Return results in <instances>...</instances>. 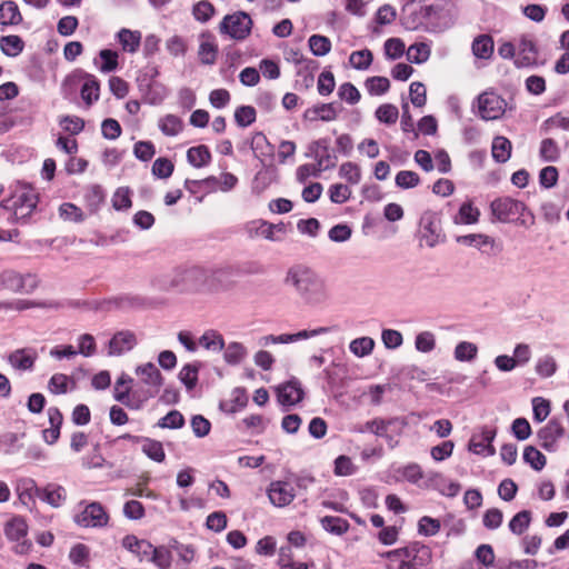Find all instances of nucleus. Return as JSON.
<instances>
[{
    "label": "nucleus",
    "instance_id": "39",
    "mask_svg": "<svg viewBox=\"0 0 569 569\" xmlns=\"http://www.w3.org/2000/svg\"><path fill=\"white\" fill-rule=\"evenodd\" d=\"M28 532V526L23 518L14 517L6 523L4 533L12 541L24 539Z\"/></svg>",
    "mask_w": 569,
    "mask_h": 569
},
{
    "label": "nucleus",
    "instance_id": "51",
    "mask_svg": "<svg viewBox=\"0 0 569 569\" xmlns=\"http://www.w3.org/2000/svg\"><path fill=\"white\" fill-rule=\"evenodd\" d=\"M478 348L475 343L469 341L459 342L453 351V357L460 362H470L476 359Z\"/></svg>",
    "mask_w": 569,
    "mask_h": 569
},
{
    "label": "nucleus",
    "instance_id": "58",
    "mask_svg": "<svg viewBox=\"0 0 569 569\" xmlns=\"http://www.w3.org/2000/svg\"><path fill=\"white\" fill-rule=\"evenodd\" d=\"M540 157L547 162H556L560 157V150L553 139H543L540 143Z\"/></svg>",
    "mask_w": 569,
    "mask_h": 569
},
{
    "label": "nucleus",
    "instance_id": "42",
    "mask_svg": "<svg viewBox=\"0 0 569 569\" xmlns=\"http://www.w3.org/2000/svg\"><path fill=\"white\" fill-rule=\"evenodd\" d=\"M376 342L371 337H359L350 341V352L358 357L365 358L370 356L375 349Z\"/></svg>",
    "mask_w": 569,
    "mask_h": 569
},
{
    "label": "nucleus",
    "instance_id": "33",
    "mask_svg": "<svg viewBox=\"0 0 569 569\" xmlns=\"http://www.w3.org/2000/svg\"><path fill=\"white\" fill-rule=\"evenodd\" d=\"M17 492L19 500L24 506H30L34 501V497L39 498L40 488L37 487L33 479L23 478L20 479L17 483Z\"/></svg>",
    "mask_w": 569,
    "mask_h": 569
},
{
    "label": "nucleus",
    "instance_id": "18",
    "mask_svg": "<svg viewBox=\"0 0 569 569\" xmlns=\"http://www.w3.org/2000/svg\"><path fill=\"white\" fill-rule=\"evenodd\" d=\"M38 358V353L32 348H22L12 351L8 356L9 365L19 371H31L34 367V362Z\"/></svg>",
    "mask_w": 569,
    "mask_h": 569
},
{
    "label": "nucleus",
    "instance_id": "53",
    "mask_svg": "<svg viewBox=\"0 0 569 569\" xmlns=\"http://www.w3.org/2000/svg\"><path fill=\"white\" fill-rule=\"evenodd\" d=\"M309 48L313 56L323 57L331 50V41L329 38L320 34H312L308 40Z\"/></svg>",
    "mask_w": 569,
    "mask_h": 569
},
{
    "label": "nucleus",
    "instance_id": "12",
    "mask_svg": "<svg viewBox=\"0 0 569 569\" xmlns=\"http://www.w3.org/2000/svg\"><path fill=\"white\" fill-rule=\"evenodd\" d=\"M306 156L313 158L316 160V164L322 171L335 168L338 160L335 152L330 149L329 138H321L312 141L308 147Z\"/></svg>",
    "mask_w": 569,
    "mask_h": 569
},
{
    "label": "nucleus",
    "instance_id": "28",
    "mask_svg": "<svg viewBox=\"0 0 569 569\" xmlns=\"http://www.w3.org/2000/svg\"><path fill=\"white\" fill-rule=\"evenodd\" d=\"M340 109L336 103H321L307 109L305 117L311 121H332L338 117Z\"/></svg>",
    "mask_w": 569,
    "mask_h": 569
},
{
    "label": "nucleus",
    "instance_id": "61",
    "mask_svg": "<svg viewBox=\"0 0 569 569\" xmlns=\"http://www.w3.org/2000/svg\"><path fill=\"white\" fill-rule=\"evenodd\" d=\"M395 182L400 189H411L420 183V177L415 171L401 170L397 173Z\"/></svg>",
    "mask_w": 569,
    "mask_h": 569
},
{
    "label": "nucleus",
    "instance_id": "27",
    "mask_svg": "<svg viewBox=\"0 0 569 569\" xmlns=\"http://www.w3.org/2000/svg\"><path fill=\"white\" fill-rule=\"evenodd\" d=\"M480 211L470 200L462 202L451 219L455 224H475L479 221Z\"/></svg>",
    "mask_w": 569,
    "mask_h": 569
},
{
    "label": "nucleus",
    "instance_id": "45",
    "mask_svg": "<svg viewBox=\"0 0 569 569\" xmlns=\"http://www.w3.org/2000/svg\"><path fill=\"white\" fill-rule=\"evenodd\" d=\"M148 561L159 569H169L172 562L171 551L164 546H153Z\"/></svg>",
    "mask_w": 569,
    "mask_h": 569
},
{
    "label": "nucleus",
    "instance_id": "23",
    "mask_svg": "<svg viewBox=\"0 0 569 569\" xmlns=\"http://www.w3.org/2000/svg\"><path fill=\"white\" fill-rule=\"evenodd\" d=\"M495 436V430H487L479 436H473L469 441V451L483 457L493 456L495 447L492 446V441Z\"/></svg>",
    "mask_w": 569,
    "mask_h": 569
},
{
    "label": "nucleus",
    "instance_id": "59",
    "mask_svg": "<svg viewBox=\"0 0 569 569\" xmlns=\"http://www.w3.org/2000/svg\"><path fill=\"white\" fill-rule=\"evenodd\" d=\"M372 60L373 56L368 49L353 51L349 58L351 66L357 70H367L371 66Z\"/></svg>",
    "mask_w": 569,
    "mask_h": 569
},
{
    "label": "nucleus",
    "instance_id": "19",
    "mask_svg": "<svg viewBox=\"0 0 569 569\" xmlns=\"http://www.w3.org/2000/svg\"><path fill=\"white\" fill-rule=\"evenodd\" d=\"M278 401L282 406L291 407L303 398V390L298 380H290L277 388Z\"/></svg>",
    "mask_w": 569,
    "mask_h": 569
},
{
    "label": "nucleus",
    "instance_id": "49",
    "mask_svg": "<svg viewBox=\"0 0 569 569\" xmlns=\"http://www.w3.org/2000/svg\"><path fill=\"white\" fill-rule=\"evenodd\" d=\"M247 348L240 342H230L223 353V359L227 363L236 366L239 365L247 357Z\"/></svg>",
    "mask_w": 569,
    "mask_h": 569
},
{
    "label": "nucleus",
    "instance_id": "20",
    "mask_svg": "<svg viewBox=\"0 0 569 569\" xmlns=\"http://www.w3.org/2000/svg\"><path fill=\"white\" fill-rule=\"evenodd\" d=\"M137 345L136 335L130 330L117 332L109 342V355L120 356L133 349Z\"/></svg>",
    "mask_w": 569,
    "mask_h": 569
},
{
    "label": "nucleus",
    "instance_id": "31",
    "mask_svg": "<svg viewBox=\"0 0 569 569\" xmlns=\"http://www.w3.org/2000/svg\"><path fill=\"white\" fill-rule=\"evenodd\" d=\"M250 147L256 156L262 163L273 157L274 148L269 142L268 138L262 132H256L252 136Z\"/></svg>",
    "mask_w": 569,
    "mask_h": 569
},
{
    "label": "nucleus",
    "instance_id": "15",
    "mask_svg": "<svg viewBox=\"0 0 569 569\" xmlns=\"http://www.w3.org/2000/svg\"><path fill=\"white\" fill-rule=\"evenodd\" d=\"M267 495L274 507L282 508L293 501L296 491L290 482L277 480L269 485Z\"/></svg>",
    "mask_w": 569,
    "mask_h": 569
},
{
    "label": "nucleus",
    "instance_id": "43",
    "mask_svg": "<svg viewBox=\"0 0 569 569\" xmlns=\"http://www.w3.org/2000/svg\"><path fill=\"white\" fill-rule=\"evenodd\" d=\"M431 54L430 46L426 42H416L407 50V59L411 63L421 64L426 62Z\"/></svg>",
    "mask_w": 569,
    "mask_h": 569
},
{
    "label": "nucleus",
    "instance_id": "8",
    "mask_svg": "<svg viewBox=\"0 0 569 569\" xmlns=\"http://www.w3.org/2000/svg\"><path fill=\"white\" fill-rule=\"evenodd\" d=\"M147 306V299L139 295L124 293L114 296L101 301H97L92 307L94 310L111 311V310H134L141 309Z\"/></svg>",
    "mask_w": 569,
    "mask_h": 569
},
{
    "label": "nucleus",
    "instance_id": "36",
    "mask_svg": "<svg viewBox=\"0 0 569 569\" xmlns=\"http://www.w3.org/2000/svg\"><path fill=\"white\" fill-rule=\"evenodd\" d=\"M76 387V380L63 373H54L48 381V390L53 395L67 393Z\"/></svg>",
    "mask_w": 569,
    "mask_h": 569
},
{
    "label": "nucleus",
    "instance_id": "47",
    "mask_svg": "<svg viewBox=\"0 0 569 569\" xmlns=\"http://www.w3.org/2000/svg\"><path fill=\"white\" fill-rule=\"evenodd\" d=\"M199 343L207 350L221 351L224 349V339L216 330H207L199 339Z\"/></svg>",
    "mask_w": 569,
    "mask_h": 569
},
{
    "label": "nucleus",
    "instance_id": "64",
    "mask_svg": "<svg viewBox=\"0 0 569 569\" xmlns=\"http://www.w3.org/2000/svg\"><path fill=\"white\" fill-rule=\"evenodd\" d=\"M399 116L398 108L390 103H385L376 110V117L380 122L392 124L396 123Z\"/></svg>",
    "mask_w": 569,
    "mask_h": 569
},
{
    "label": "nucleus",
    "instance_id": "60",
    "mask_svg": "<svg viewBox=\"0 0 569 569\" xmlns=\"http://www.w3.org/2000/svg\"><path fill=\"white\" fill-rule=\"evenodd\" d=\"M365 86L371 96H381L389 90L390 81L386 77L376 76L368 78Z\"/></svg>",
    "mask_w": 569,
    "mask_h": 569
},
{
    "label": "nucleus",
    "instance_id": "54",
    "mask_svg": "<svg viewBox=\"0 0 569 569\" xmlns=\"http://www.w3.org/2000/svg\"><path fill=\"white\" fill-rule=\"evenodd\" d=\"M339 176L350 184H358L361 181V168L351 161L343 162L339 168Z\"/></svg>",
    "mask_w": 569,
    "mask_h": 569
},
{
    "label": "nucleus",
    "instance_id": "13",
    "mask_svg": "<svg viewBox=\"0 0 569 569\" xmlns=\"http://www.w3.org/2000/svg\"><path fill=\"white\" fill-rule=\"evenodd\" d=\"M566 435V430L558 418L550 419L547 425L537 431L539 445L549 452L558 449V442Z\"/></svg>",
    "mask_w": 569,
    "mask_h": 569
},
{
    "label": "nucleus",
    "instance_id": "25",
    "mask_svg": "<svg viewBox=\"0 0 569 569\" xmlns=\"http://www.w3.org/2000/svg\"><path fill=\"white\" fill-rule=\"evenodd\" d=\"M233 270L231 268H220L210 274L208 278V287L211 291H226L233 287Z\"/></svg>",
    "mask_w": 569,
    "mask_h": 569
},
{
    "label": "nucleus",
    "instance_id": "10",
    "mask_svg": "<svg viewBox=\"0 0 569 569\" xmlns=\"http://www.w3.org/2000/svg\"><path fill=\"white\" fill-rule=\"evenodd\" d=\"M74 522L83 528H101L109 521V516L99 502H90L73 517Z\"/></svg>",
    "mask_w": 569,
    "mask_h": 569
},
{
    "label": "nucleus",
    "instance_id": "2",
    "mask_svg": "<svg viewBox=\"0 0 569 569\" xmlns=\"http://www.w3.org/2000/svg\"><path fill=\"white\" fill-rule=\"evenodd\" d=\"M39 193L29 184H19L11 197L1 201V207L9 210L17 221L26 222L37 210Z\"/></svg>",
    "mask_w": 569,
    "mask_h": 569
},
{
    "label": "nucleus",
    "instance_id": "40",
    "mask_svg": "<svg viewBox=\"0 0 569 569\" xmlns=\"http://www.w3.org/2000/svg\"><path fill=\"white\" fill-rule=\"evenodd\" d=\"M142 452L151 460L156 462H163L166 459V452L160 441L144 437L141 439Z\"/></svg>",
    "mask_w": 569,
    "mask_h": 569
},
{
    "label": "nucleus",
    "instance_id": "48",
    "mask_svg": "<svg viewBox=\"0 0 569 569\" xmlns=\"http://www.w3.org/2000/svg\"><path fill=\"white\" fill-rule=\"evenodd\" d=\"M322 528L333 535L341 536L349 529V522L340 517L326 516L320 520Z\"/></svg>",
    "mask_w": 569,
    "mask_h": 569
},
{
    "label": "nucleus",
    "instance_id": "34",
    "mask_svg": "<svg viewBox=\"0 0 569 569\" xmlns=\"http://www.w3.org/2000/svg\"><path fill=\"white\" fill-rule=\"evenodd\" d=\"M248 403V396L244 389L236 388L229 400L220 402V409L227 413H236L242 410Z\"/></svg>",
    "mask_w": 569,
    "mask_h": 569
},
{
    "label": "nucleus",
    "instance_id": "11",
    "mask_svg": "<svg viewBox=\"0 0 569 569\" xmlns=\"http://www.w3.org/2000/svg\"><path fill=\"white\" fill-rule=\"evenodd\" d=\"M421 240L426 246L433 248L440 242L441 239V221L437 212L427 210L425 211L419 221Z\"/></svg>",
    "mask_w": 569,
    "mask_h": 569
},
{
    "label": "nucleus",
    "instance_id": "6",
    "mask_svg": "<svg viewBox=\"0 0 569 569\" xmlns=\"http://www.w3.org/2000/svg\"><path fill=\"white\" fill-rule=\"evenodd\" d=\"M252 20L247 12L238 11L227 14L219 26L222 34L229 36L234 40H244L251 32Z\"/></svg>",
    "mask_w": 569,
    "mask_h": 569
},
{
    "label": "nucleus",
    "instance_id": "52",
    "mask_svg": "<svg viewBox=\"0 0 569 569\" xmlns=\"http://www.w3.org/2000/svg\"><path fill=\"white\" fill-rule=\"evenodd\" d=\"M199 369V362L187 363L181 368L179 372V379L187 387V389L191 390L196 387Z\"/></svg>",
    "mask_w": 569,
    "mask_h": 569
},
{
    "label": "nucleus",
    "instance_id": "38",
    "mask_svg": "<svg viewBox=\"0 0 569 569\" xmlns=\"http://www.w3.org/2000/svg\"><path fill=\"white\" fill-rule=\"evenodd\" d=\"M160 131L167 137H176L183 129V121L176 114H166L158 121Z\"/></svg>",
    "mask_w": 569,
    "mask_h": 569
},
{
    "label": "nucleus",
    "instance_id": "22",
    "mask_svg": "<svg viewBox=\"0 0 569 569\" xmlns=\"http://www.w3.org/2000/svg\"><path fill=\"white\" fill-rule=\"evenodd\" d=\"M478 114L483 120L498 119V94L493 91H486L478 97Z\"/></svg>",
    "mask_w": 569,
    "mask_h": 569
},
{
    "label": "nucleus",
    "instance_id": "62",
    "mask_svg": "<svg viewBox=\"0 0 569 569\" xmlns=\"http://www.w3.org/2000/svg\"><path fill=\"white\" fill-rule=\"evenodd\" d=\"M184 425V418L178 410L169 411L164 417L159 419L157 427L162 429H180Z\"/></svg>",
    "mask_w": 569,
    "mask_h": 569
},
{
    "label": "nucleus",
    "instance_id": "30",
    "mask_svg": "<svg viewBox=\"0 0 569 569\" xmlns=\"http://www.w3.org/2000/svg\"><path fill=\"white\" fill-rule=\"evenodd\" d=\"M332 331L331 327H318L311 330H300L296 333H282L278 336V341L281 345L295 343L301 340H307L318 336L327 335Z\"/></svg>",
    "mask_w": 569,
    "mask_h": 569
},
{
    "label": "nucleus",
    "instance_id": "63",
    "mask_svg": "<svg viewBox=\"0 0 569 569\" xmlns=\"http://www.w3.org/2000/svg\"><path fill=\"white\" fill-rule=\"evenodd\" d=\"M328 194L333 203L341 204L350 199L351 189L347 184L335 183L329 187Z\"/></svg>",
    "mask_w": 569,
    "mask_h": 569
},
{
    "label": "nucleus",
    "instance_id": "50",
    "mask_svg": "<svg viewBox=\"0 0 569 569\" xmlns=\"http://www.w3.org/2000/svg\"><path fill=\"white\" fill-rule=\"evenodd\" d=\"M523 461L533 470L540 471L545 468L547 459L536 447L527 446L523 450Z\"/></svg>",
    "mask_w": 569,
    "mask_h": 569
},
{
    "label": "nucleus",
    "instance_id": "29",
    "mask_svg": "<svg viewBox=\"0 0 569 569\" xmlns=\"http://www.w3.org/2000/svg\"><path fill=\"white\" fill-rule=\"evenodd\" d=\"M116 37L124 52L136 53L139 50L142 38L140 31L122 28Z\"/></svg>",
    "mask_w": 569,
    "mask_h": 569
},
{
    "label": "nucleus",
    "instance_id": "5",
    "mask_svg": "<svg viewBox=\"0 0 569 569\" xmlns=\"http://www.w3.org/2000/svg\"><path fill=\"white\" fill-rule=\"evenodd\" d=\"M0 284L12 292L28 295L38 288L39 279L34 273L4 270L0 273Z\"/></svg>",
    "mask_w": 569,
    "mask_h": 569
},
{
    "label": "nucleus",
    "instance_id": "44",
    "mask_svg": "<svg viewBox=\"0 0 569 569\" xmlns=\"http://www.w3.org/2000/svg\"><path fill=\"white\" fill-rule=\"evenodd\" d=\"M472 52L477 58L488 59L493 53V40L490 36L482 34L472 42Z\"/></svg>",
    "mask_w": 569,
    "mask_h": 569
},
{
    "label": "nucleus",
    "instance_id": "32",
    "mask_svg": "<svg viewBox=\"0 0 569 569\" xmlns=\"http://www.w3.org/2000/svg\"><path fill=\"white\" fill-rule=\"evenodd\" d=\"M22 21V16L20 13L18 4L12 0L3 1L0 4V24L3 27L7 26H17Z\"/></svg>",
    "mask_w": 569,
    "mask_h": 569
},
{
    "label": "nucleus",
    "instance_id": "17",
    "mask_svg": "<svg viewBox=\"0 0 569 569\" xmlns=\"http://www.w3.org/2000/svg\"><path fill=\"white\" fill-rule=\"evenodd\" d=\"M531 349L527 343L516 346L512 356L500 355V371H511L517 367H522L529 362Z\"/></svg>",
    "mask_w": 569,
    "mask_h": 569
},
{
    "label": "nucleus",
    "instance_id": "37",
    "mask_svg": "<svg viewBox=\"0 0 569 569\" xmlns=\"http://www.w3.org/2000/svg\"><path fill=\"white\" fill-rule=\"evenodd\" d=\"M187 160L194 168H202L210 163L211 153L207 146L200 144L191 147L187 151Z\"/></svg>",
    "mask_w": 569,
    "mask_h": 569
},
{
    "label": "nucleus",
    "instance_id": "41",
    "mask_svg": "<svg viewBox=\"0 0 569 569\" xmlns=\"http://www.w3.org/2000/svg\"><path fill=\"white\" fill-rule=\"evenodd\" d=\"M24 43L19 36L10 34L0 38V50L8 57H17L23 51Z\"/></svg>",
    "mask_w": 569,
    "mask_h": 569
},
{
    "label": "nucleus",
    "instance_id": "56",
    "mask_svg": "<svg viewBox=\"0 0 569 569\" xmlns=\"http://www.w3.org/2000/svg\"><path fill=\"white\" fill-rule=\"evenodd\" d=\"M257 112L251 106H240L234 111V121L241 127L246 128L256 121Z\"/></svg>",
    "mask_w": 569,
    "mask_h": 569
},
{
    "label": "nucleus",
    "instance_id": "1",
    "mask_svg": "<svg viewBox=\"0 0 569 569\" xmlns=\"http://www.w3.org/2000/svg\"><path fill=\"white\" fill-rule=\"evenodd\" d=\"M284 284L292 288L308 307H320L328 302L330 295L325 280L305 264L290 267L284 277Z\"/></svg>",
    "mask_w": 569,
    "mask_h": 569
},
{
    "label": "nucleus",
    "instance_id": "4",
    "mask_svg": "<svg viewBox=\"0 0 569 569\" xmlns=\"http://www.w3.org/2000/svg\"><path fill=\"white\" fill-rule=\"evenodd\" d=\"M391 561H399V569H418L427 565L431 559V550L421 543L387 551L382 555Z\"/></svg>",
    "mask_w": 569,
    "mask_h": 569
},
{
    "label": "nucleus",
    "instance_id": "9",
    "mask_svg": "<svg viewBox=\"0 0 569 569\" xmlns=\"http://www.w3.org/2000/svg\"><path fill=\"white\" fill-rule=\"evenodd\" d=\"M82 82L80 96L84 104L89 108L100 98V83L96 76L86 71L78 70L64 81L67 83Z\"/></svg>",
    "mask_w": 569,
    "mask_h": 569
},
{
    "label": "nucleus",
    "instance_id": "14",
    "mask_svg": "<svg viewBox=\"0 0 569 569\" xmlns=\"http://www.w3.org/2000/svg\"><path fill=\"white\" fill-rule=\"evenodd\" d=\"M247 231L250 238L262 237L270 241H280L281 237L277 233H284V223H270L266 220H253L247 224Z\"/></svg>",
    "mask_w": 569,
    "mask_h": 569
},
{
    "label": "nucleus",
    "instance_id": "21",
    "mask_svg": "<svg viewBox=\"0 0 569 569\" xmlns=\"http://www.w3.org/2000/svg\"><path fill=\"white\" fill-rule=\"evenodd\" d=\"M121 545L124 549L138 557L139 561L149 560L153 545L144 539H139L134 535L123 537Z\"/></svg>",
    "mask_w": 569,
    "mask_h": 569
},
{
    "label": "nucleus",
    "instance_id": "35",
    "mask_svg": "<svg viewBox=\"0 0 569 569\" xmlns=\"http://www.w3.org/2000/svg\"><path fill=\"white\" fill-rule=\"evenodd\" d=\"M39 499L51 507L58 508L66 500V490L61 486L51 483L44 488H40Z\"/></svg>",
    "mask_w": 569,
    "mask_h": 569
},
{
    "label": "nucleus",
    "instance_id": "16",
    "mask_svg": "<svg viewBox=\"0 0 569 569\" xmlns=\"http://www.w3.org/2000/svg\"><path fill=\"white\" fill-rule=\"evenodd\" d=\"M133 379L130 376L122 373L116 381L113 398L118 402H121L131 409H139L142 403L138 402V400L133 398Z\"/></svg>",
    "mask_w": 569,
    "mask_h": 569
},
{
    "label": "nucleus",
    "instance_id": "57",
    "mask_svg": "<svg viewBox=\"0 0 569 569\" xmlns=\"http://www.w3.org/2000/svg\"><path fill=\"white\" fill-rule=\"evenodd\" d=\"M457 242L470 247H476L481 249L482 247L490 244L493 247L495 240L492 238H489L488 236L481 234V233H471L466 236H459L457 237Z\"/></svg>",
    "mask_w": 569,
    "mask_h": 569
},
{
    "label": "nucleus",
    "instance_id": "3",
    "mask_svg": "<svg viewBox=\"0 0 569 569\" xmlns=\"http://www.w3.org/2000/svg\"><path fill=\"white\" fill-rule=\"evenodd\" d=\"M136 375L140 381L134 385L132 390L133 398L138 402H146L153 398L162 386V376L160 370L152 362H148L136 368Z\"/></svg>",
    "mask_w": 569,
    "mask_h": 569
},
{
    "label": "nucleus",
    "instance_id": "55",
    "mask_svg": "<svg viewBox=\"0 0 569 569\" xmlns=\"http://www.w3.org/2000/svg\"><path fill=\"white\" fill-rule=\"evenodd\" d=\"M533 420L538 423L545 421L551 411V403L542 397H535L531 400Z\"/></svg>",
    "mask_w": 569,
    "mask_h": 569
},
{
    "label": "nucleus",
    "instance_id": "7",
    "mask_svg": "<svg viewBox=\"0 0 569 569\" xmlns=\"http://www.w3.org/2000/svg\"><path fill=\"white\" fill-rule=\"evenodd\" d=\"M500 56L503 58L515 57V64L518 68L530 67L536 63L537 50L530 40H521L517 50L510 42L500 46Z\"/></svg>",
    "mask_w": 569,
    "mask_h": 569
},
{
    "label": "nucleus",
    "instance_id": "46",
    "mask_svg": "<svg viewBox=\"0 0 569 569\" xmlns=\"http://www.w3.org/2000/svg\"><path fill=\"white\" fill-rule=\"evenodd\" d=\"M274 180V169L272 167H264L259 170L252 182V190L256 193L263 192Z\"/></svg>",
    "mask_w": 569,
    "mask_h": 569
},
{
    "label": "nucleus",
    "instance_id": "26",
    "mask_svg": "<svg viewBox=\"0 0 569 569\" xmlns=\"http://www.w3.org/2000/svg\"><path fill=\"white\" fill-rule=\"evenodd\" d=\"M428 486L439 491L442 496L456 497L460 491V485L448 480L438 472H432L428 477Z\"/></svg>",
    "mask_w": 569,
    "mask_h": 569
},
{
    "label": "nucleus",
    "instance_id": "24",
    "mask_svg": "<svg viewBox=\"0 0 569 569\" xmlns=\"http://www.w3.org/2000/svg\"><path fill=\"white\" fill-rule=\"evenodd\" d=\"M198 57L203 64L211 66L216 62L218 57V44L211 33L203 32L200 34Z\"/></svg>",
    "mask_w": 569,
    "mask_h": 569
}]
</instances>
